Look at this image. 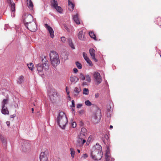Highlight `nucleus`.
Returning a JSON list of instances; mask_svg holds the SVG:
<instances>
[{"mask_svg":"<svg viewBox=\"0 0 161 161\" xmlns=\"http://www.w3.org/2000/svg\"><path fill=\"white\" fill-rule=\"evenodd\" d=\"M105 156V161H109L110 160V156L109 149L108 147H107Z\"/></svg>","mask_w":161,"mask_h":161,"instance_id":"obj_15","label":"nucleus"},{"mask_svg":"<svg viewBox=\"0 0 161 161\" xmlns=\"http://www.w3.org/2000/svg\"><path fill=\"white\" fill-rule=\"evenodd\" d=\"M68 43L69 46L71 47V48L73 49H74L75 48V47L74 45L73 44L72 42V40L71 39L69 38L68 40Z\"/></svg>","mask_w":161,"mask_h":161,"instance_id":"obj_26","label":"nucleus"},{"mask_svg":"<svg viewBox=\"0 0 161 161\" xmlns=\"http://www.w3.org/2000/svg\"><path fill=\"white\" fill-rule=\"evenodd\" d=\"M45 26L47 30L48 31L51 37L52 38H53L54 36V31L53 29L47 24H45Z\"/></svg>","mask_w":161,"mask_h":161,"instance_id":"obj_14","label":"nucleus"},{"mask_svg":"<svg viewBox=\"0 0 161 161\" xmlns=\"http://www.w3.org/2000/svg\"><path fill=\"white\" fill-rule=\"evenodd\" d=\"M79 77L80 79L81 80H85L82 82V85L83 86H86L88 85V83L91 82V79L90 75L87 74L85 75L83 74L80 73L79 75Z\"/></svg>","mask_w":161,"mask_h":161,"instance_id":"obj_6","label":"nucleus"},{"mask_svg":"<svg viewBox=\"0 0 161 161\" xmlns=\"http://www.w3.org/2000/svg\"><path fill=\"white\" fill-rule=\"evenodd\" d=\"M102 147L98 144L93 146L91 153V157L92 159L95 160H100L103 156L102 152Z\"/></svg>","mask_w":161,"mask_h":161,"instance_id":"obj_1","label":"nucleus"},{"mask_svg":"<svg viewBox=\"0 0 161 161\" xmlns=\"http://www.w3.org/2000/svg\"><path fill=\"white\" fill-rule=\"evenodd\" d=\"M34 110V108H31V111H32V113H33V112Z\"/></svg>","mask_w":161,"mask_h":161,"instance_id":"obj_49","label":"nucleus"},{"mask_svg":"<svg viewBox=\"0 0 161 161\" xmlns=\"http://www.w3.org/2000/svg\"><path fill=\"white\" fill-rule=\"evenodd\" d=\"M105 136H106V137H107L108 138V136L107 135H106Z\"/></svg>","mask_w":161,"mask_h":161,"instance_id":"obj_52","label":"nucleus"},{"mask_svg":"<svg viewBox=\"0 0 161 161\" xmlns=\"http://www.w3.org/2000/svg\"><path fill=\"white\" fill-rule=\"evenodd\" d=\"M92 139V136H90L88 138L87 140V143L88 142H90L91 141Z\"/></svg>","mask_w":161,"mask_h":161,"instance_id":"obj_37","label":"nucleus"},{"mask_svg":"<svg viewBox=\"0 0 161 161\" xmlns=\"http://www.w3.org/2000/svg\"><path fill=\"white\" fill-rule=\"evenodd\" d=\"M40 161H48L47 151L41 153L40 156Z\"/></svg>","mask_w":161,"mask_h":161,"instance_id":"obj_11","label":"nucleus"},{"mask_svg":"<svg viewBox=\"0 0 161 161\" xmlns=\"http://www.w3.org/2000/svg\"><path fill=\"white\" fill-rule=\"evenodd\" d=\"M86 142V140L85 139H83L81 136H79L77 140L76 146L77 147H81Z\"/></svg>","mask_w":161,"mask_h":161,"instance_id":"obj_12","label":"nucleus"},{"mask_svg":"<svg viewBox=\"0 0 161 161\" xmlns=\"http://www.w3.org/2000/svg\"><path fill=\"white\" fill-rule=\"evenodd\" d=\"M72 104L71 105H70L71 107H73L74 108L75 107V101L74 100H72L71 101Z\"/></svg>","mask_w":161,"mask_h":161,"instance_id":"obj_38","label":"nucleus"},{"mask_svg":"<svg viewBox=\"0 0 161 161\" xmlns=\"http://www.w3.org/2000/svg\"><path fill=\"white\" fill-rule=\"evenodd\" d=\"M57 121L59 127L63 129H65L68 121L67 117L65 113L60 112L57 118Z\"/></svg>","mask_w":161,"mask_h":161,"instance_id":"obj_2","label":"nucleus"},{"mask_svg":"<svg viewBox=\"0 0 161 161\" xmlns=\"http://www.w3.org/2000/svg\"><path fill=\"white\" fill-rule=\"evenodd\" d=\"M84 113V111L83 110H81L79 111V113L80 114H83Z\"/></svg>","mask_w":161,"mask_h":161,"instance_id":"obj_44","label":"nucleus"},{"mask_svg":"<svg viewBox=\"0 0 161 161\" xmlns=\"http://www.w3.org/2000/svg\"><path fill=\"white\" fill-rule=\"evenodd\" d=\"M27 5L30 10L33 11V4L31 0H26Z\"/></svg>","mask_w":161,"mask_h":161,"instance_id":"obj_18","label":"nucleus"},{"mask_svg":"<svg viewBox=\"0 0 161 161\" xmlns=\"http://www.w3.org/2000/svg\"><path fill=\"white\" fill-rule=\"evenodd\" d=\"M89 53L92 58L95 61L97 62V60L95 58V50L92 48L89 49Z\"/></svg>","mask_w":161,"mask_h":161,"instance_id":"obj_16","label":"nucleus"},{"mask_svg":"<svg viewBox=\"0 0 161 161\" xmlns=\"http://www.w3.org/2000/svg\"><path fill=\"white\" fill-rule=\"evenodd\" d=\"M61 41L63 42L64 43L66 41V39L64 37H62L61 38Z\"/></svg>","mask_w":161,"mask_h":161,"instance_id":"obj_39","label":"nucleus"},{"mask_svg":"<svg viewBox=\"0 0 161 161\" xmlns=\"http://www.w3.org/2000/svg\"><path fill=\"white\" fill-rule=\"evenodd\" d=\"M7 1L10 4L11 16L14 17L15 16V3L12 2V0H7Z\"/></svg>","mask_w":161,"mask_h":161,"instance_id":"obj_10","label":"nucleus"},{"mask_svg":"<svg viewBox=\"0 0 161 161\" xmlns=\"http://www.w3.org/2000/svg\"><path fill=\"white\" fill-rule=\"evenodd\" d=\"M78 37L79 39L83 41L85 40V37L83 30L79 31L78 34Z\"/></svg>","mask_w":161,"mask_h":161,"instance_id":"obj_19","label":"nucleus"},{"mask_svg":"<svg viewBox=\"0 0 161 161\" xmlns=\"http://www.w3.org/2000/svg\"><path fill=\"white\" fill-rule=\"evenodd\" d=\"M0 139L3 145L6 146L7 144V142L6 139L3 136H0Z\"/></svg>","mask_w":161,"mask_h":161,"instance_id":"obj_25","label":"nucleus"},{"mask_svg":"<svg viewBox=\"0 0 161 161\" xmlns=\"http://www.w3.org/2000/svg\"><path fill=\"white\" fill-rule=\"evenodd\" d=\"M87 63L89 64V65L91 66H92V63L91 60L89 59V58H88L87 59H86L85 60Z\"/></svg>","mask_w":161,"mask_h":161,"instance_id":"obj_32","label":"nucleus"},{"mask_svg":"<svg viewBox=\"0 0 161 161\" xmlns=\"http://www.w3.org/2000/svg\"><path fill=\"white\" fill-rule=\"evenodd\" d=\"M87 157L88 155L86 153L84 154L82 156V158L84 159L86 158Z\"/></svg>","mask_w":161,"mask_h":161,"instance_id":"obj_40","label":"nucleus"},{"mask_svg":"<svg viewBox=\"0 0 161 161\" xmlns=\"http://www.w3.org/2000/svg\"><path fill=\"white\" fill-rule=\"evenodd\" d=\"M24 77L22 76H20L17 80V83L19 84H21L24 81Z\"/></svg>","mask_w":161,"mask_h":161,"instance_id":"obj_27","label":"nucleus"},{"mask_svg":"<svg viewBox=\"0 0 161 161\" xmlns=\"http://www.w3.org/2000/svg\"><path fill=\"white\" fill-rule=\"evenodd\" d=\"M81 90L80 88L77 87H75L73 92V95L74 97H77L81 92Z\"/></svg>","mask_w":161,"mask_h":161,"instance_id":"obj_17","label":"nucleus"},{"mask_svg":"<svg viewBox=\"0 0 161 161\" xmlns=\"http://www.w3.org/2000/svg\"><path fill=\"white\" fill-rule=\"evenodd\" d=\"M76 66L78 69H81L82 68L81 64L78 62H76L75 63Z\"/></svg>","mask_w":161,"mask_h":161,"instance_id":"obj_33","label":"nucleus"},{"mask_svg":"<svg viewBox=\"0 0 161 161\" xmlns=\"http://www.w3.org/2000/svg\"><path fill=\"white\" fill-rule=\"evenodd\" d=\"M68 95V98H67V99L68 100H69V101H70L71 100V97H70V96L69 95Z\"/></svg>","mask_w":161,"mask_h":161,"instance_id":"obj_47","label":"nucleus"},{"mask_svg":"<svg viewBox=\"0 0 161 161\" xmlns=\"http://www.w3.org/2000/svg\"><path fill=\"white\" fill-rule=\"evenodd\" d=\"M89 93V91L88 88H84L83 91V94L84 95H88Z\"/></svg>","mask_w":161,"mask_h":161,"instance_id":"obj_29","label":"nucleus"},{"mask_svg":"<svg viewBox=\"0 0 161 161\" xmlns=\"http://www.w3.org/2000/svg\"><path fill=\"white\" fill-rule=\"evenodd\" d=\"M8 102V99H4L2 102V107H5V105L7 104Z\"/></svg>","mask_w":161,"mask_h":161,"instance_id":"obj_28","label":"nucleus"},{"mask_svg":"<svg viewBox=\"0 0 161 161\" xmlns=\"http://www.w3.org/2000/svg\"><path fill=\"white\" fill-rule=\"evenodd\" d=\"M70 150L71 151L70 154L71 155V156L73 158L75 157V152L74 151V149L72 148H71L70 149Z\"/></svg>","mask_w":161,"mask_h":161,"instance_id":"obj_31","label":"nucleus"},{"mask_svg":"<svg viewBox=\"0 0 161 161\" xmlns=\"http://www.w3.org/2000/svg\"><path fill=\"white\" fill-rule=\"evenodd\" d=\"M73 19L75 22L77 24H79L80 23V21L78 17V15L76 14L73 16Z\"/></svg>","mask_w":161,"mask_h":161,"instance_id":"obj_23","label":"nucleus"},{"mask_svg":"<svg viewBox=\"0 0 161 161\" xmlns=\"http://www.w3.org/2000/svg\"><path fill=\"white\" fill-rule=\"evenodd\" d=\"M101 117V110L98 108H96L95 111L93 112L92 118L93 122L95 124L98 123Z\"/></svg>","mask_w":161,"mask_h":161,"instance_id":"obj_5","label":"nucleus"},{"mask_svg":"<svg viewBox=\"0 0 161 161\" xmlns=\"http://www.w3.org/2000/svg\"><path fill=\"white\" fill-rule=\"evenodd\" d=\"M85 105L88 106H90L92 105V103L88 100H86L85 102Z\"/></svg>","mask_w":161,"mask_h":161,"instance_id":"obj_34","label":"nucleus"},{"mask_svg":"<svg viewBox=\"0 0 161 161\" xmlns=\"http://www.w3.org/2000/svg\"><path fill=\"white\" fill-rule=\"evenodd\" d=\"M76 123L75 122H73L72 123V125H71V126H72V127L74 128L76 126Z\"/></svg>","mask_w":161,"mask_h":161,"instance_id":"obj_41","label":"nucleus"},{"mask_svg":"<svg viewBox=\"0 0 161 161\" xmlns=\"http://www.w3.org/2000/svg\"><path fill=\"white\" fill-rule=\"evenodd\" d=\"M27 66H28V68L29 69L31 70H33V65L32 63H30L29 64H27Z\"/></svg>","mask_w":161,"mask_h":161,"instance_id":"obj_35","label":"nucleus"},{"mask_svg":"<svg viewBox=\"0 0 161 161\" xmlns=\"http://www.w3.org/2000/svg\"><path fill=\"white\" fill-rule=\"evenodd\" d=\"M31 31L35 32L37 30V27L35 22L29 24L25 26Z\"/></svg>","mask_w":161,"mask_h":161,"instance_id":"obj_13","label":"nucleus"},{"mask_svg":"<svg viewBox=\"0 0 161 161\" xmlns=\"http://www.w3.org/2000/svg\"><path fill=\"white\" fill-rule=\"evenodd\" d=\"M89 35L92 38H93L95 40H96V37L95 35L94 34V33L92 32H90L89 33Z\"/></svg>","mask_w":161,"mask_h":161,"instance_id":"obj_30","label":"nucleus"},{"mask_svg":"<svg viewBox=\"0 0 161 161\" xmlns=\"http://www.w3.org/2000/svg\"><path fill=\"white\" fill-rule=\"evenodd\" d=\"M77 151L78 153H80V151L79 149H77Z\"/></svg>","mask_w":161,"mask_h":161,"instance_id":"obj_50","label":"nucleus"},{"mask_svg":"<svg viewBox=\"0 0 161 161\" xmlns=\"http://www.w3.org/2000/svg\"><path fill=\"white\" fill-rule=\"evenodd\" d=\"M39 75L42 77L44 74L49 69V65L47 61L42 64H38L36 66Z\"/></svg>","mask_w":161,"mask_h":161,"instance_id":"obj_3","label":"nucleus"},{"mask_svg":"<svg viewBox=\"0 0 161 161\" xmlns=\"http://www.w3.org/2000/svg\"><path fill=\"white\" fill-rule=\"evenodd\" d=\"M73 71L74 73H76L78 72V70L77 69L75 68L73 69Z\"/></svg>","mask_w":161,"mask_h":161,"instance_id":"obj_43","label":"nucleus"},{"mask_svg":"<svg viewBox=\"0 0 161 161\" xmlns=\"http://www.w3.org/2000/svg\"><path fill=\"white\" fill-rule=\"evenodd\" d=\"M93 76L96 83L97 85L100 84L102 81V78L100 74L98 72H95L93 74Z\"/></svg>","mask_w":161,"mask_h":161,"instance_id":"obj_9","label":"nucleus"},{"mask_svg":"<svg viewBox=\"0 0 161 161\" xmlns=\"http://www.w3.org/2000/svg\"><path fill=\"white\" fill-rule=\"evenodd\" d=\"M6 124H7V125L9 127L10 126V122H9V121H7L6 122Z\"/></svg>","mask_w":161,"mask_h":161,"instance_id":"obj_46","label":"nucleus"},{"mask_svg":"<svg viewBox=\"0 0 161 161\" xmlns=\"http://www.w3.org/2000/svg\"><path fill=\"white\" fill-rule=\"evenodd\" d=\"M2 109L1 111L2 113L4 115L8 114L9 111L8 109L7 108L5 107H2Z\"/></svg>","mask_w":161,"mask_h":161,"instance_id":"obj_21","label":"nucleus"},{"mask_svg":"<svg viewBox=\"0 0 161 161\" xmlns=\"http://www.w3.org/2000/svg\"><path fill=\"white\" fill-rule=\"evenodd\" d=\"M70 80L71 83L75 84L79 80V78L75 76L72 75L70 77Z\"/></svg>","mask_w":161,"mask_h":161,"instance_id":"obj_20","label":"nucleus"},{"mask_svg":"<svg viewBox=\"0 0 161 161\" xmlns=\"http://www.w3.org/2000/svg\"><path fill=\"white\" fill-rule=\"evenodd\" d=\"M69 8V9L73 10L74 8V5L69 0H68Z\"/></svg>","mask_w":161,"mask_h":161,"instance_id":"obj_24","label":"nucleus"},{"mask_svg":"<svg viewBox=\"0 0 161 161\" xmlns=\"http://www.w3.org/2000/svg\"><path fill=\"white\" fill-rule=\"evenodd\" d=\"M83 56L85 60L88 58V57L87 56V54L86 53L83 52Z\"/></svg>","mask_w":161,"mask_h":161,"instance_id":"obj_36","label":"nucleus"},{"mask_svg":"<svg viewBox=\"0 0 161 161\" xmlns=\"http://www.w3.org/2000/svg\"><path fill=\"white\" fill-rule=\"evenodd\" d=\"M52 6L55 9L56 11L60 13H62L63 11L62 8L58 6V4L57 1L53 0L51 2Z\"/></svg>","mask_w":161,"mask_h":161,"instance_id":"obj_8","label":"nucleus"},{"mask_svg":"<svg viewBox=\"0 0 161 161\" xmlns=\"http://www.w3.org/2000/svg\"><path fill=\"white\" fill-rule=\"evenodd\" d=\"M68 87H66V91L67 93V95H69V92L68 90Z\"/></svg>","mask_w":161,"mask_h":161,"instance_id":"obj_45","label":"nucleus"},{"mask_svg":"<svg viewBox=\"0 0 161 161\" xmlns=\"http://www.w3.org/2000/svg\"><path fill=\"white\" fill-rule=\"evenodd\" d=\"M82 106V104L81 103L78 104L76 106L77 108H80Z\"/></svg>","mask_w":161,"mask_h":161,"instance_id":"obj_42","label":"nucleus"},{"mask_svg":"<svg viewBox=\"0 0 161 161\" xmlns=\"http://www.w3.org/2000/svg\"><path fill=\"white\" fill-rule=\"evenodd\" d=\"M23 18L25 22V26H27V25L31 23L33 20L32 16L29 14H25Z\"/></svg>","mask_w":161,"mask_h":161,"instance_id":"obj_7","label":"nucleus"},{"mask_svg":"<svg viewBox=\"0 0 161 161\" xmlns=\"http://www.w3.org/2000/svg\"><path fill=\"white\" fill-rule=\"evenodd\" d=\"M50 57L51 64L53 67H56L59 64L60 60L58 55L55 52H51L50 53Z\"/></svg>","mask_w":161,"mask_h":161,"instance_id":"obj_4","label":"nucleus"},{"mask_svg":"<svg viewBox=\"0 0 161 161\" xmlns=\"http://www.w3.org/2000/svg\"><path fill=\"white\" fill-rule=\"evenodd\" d=\"M113 126L112 125H110L109 126V128L110 129H111L113 128Z\"/></svg>","mask_w":161,"mask_h":161,"instance_id":"obj_48","label":"nucleus"},{"mask_svg":"<svg viewBox=\"0 0 161 161\" xmlns=\"http://www.w3.org/2000/svg\"><path fill=\"white\" fill-rule=\"evenodd\" d=\"M87 130L85 128L83 127L81 129V133L80 136H86L87 133Z\"/></svg>","mask_w":161,"mask_h":161,"instance_id":"obj_22","label":"nucleus"},{"mask_svg":"<svg viewBox=\"0 0 161 161\" xmlns=\"http://www.w3.org/2000/svg\"><path fill=\"white\" fill-rule=\"evenodd\" d=\"M160 57H161V54L160 55Z\"/></svg>","mask_w":161,"mask_h":161,"instance_id":"obj_53","label":"nucleus"},{"mask_svg":"<svg viewBox=\"0 0 161 161\" xmlns=\"http://www.w3.org/2000/svg\"><path fill=\"white\" fill-rule=\"evenodd\" d=\"M95 95L96 97L97 98V97H98V96H97V94H96Z\"/></svg>","mask_w":161,"mask_h":161,"instance_id":"obj_51","label":"nucleus"}]
</instances>
